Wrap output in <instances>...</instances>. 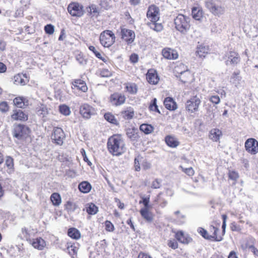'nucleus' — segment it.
I'll use <instances>...</instances> for the list:
<instances>
[{"instance_id":"nucleus-64","label":"nucleus","mask_w":258,"mask_h":258,"mask_svg":"<svg viewBox=\"0 0 258 258\" xmlns=\"http://www.w3.org/2000/svg\"><path fill=\"white\" fill-rule=\"evenodd\" d=\"M222 217V220H223L222 228L223 232H224L225 229H226V219H227V217L226 215H223Z\"/></svg>"},{"instance_id":"nucleus-53","label":"nucleus","mask_w":258,"mask_h":258,"mask_svg":"<svg viewBox=\"0 0 258 258\" xmlns=\"http://www.w3.org/2000/svg\"><path fill=\"white\" fill-rule=\"evenodd\" d=\"M105 230L109 232H112L114 230L113 224L109 221L106 220L105 222Z\"/></svg>"},{"instance_id":"nucleus-6","label":"nucleus","mask_w":258,"mask_h":258,"mask_svg":"<svg viewBox=\"0 0 258 258\" xmlns=\"http://www.w3.org/2000/svg\"><path fill=\"white\" fill-rule=\"evenodd\" d=\"M206 7L210 12L216 16H220L223 15L225 11L224 6L218 5L213 0H207L205 2Z\"/></svg>"},{"instance_id":"nucleus-2","label":"nucleus","mask_w":258,"mask_h":258,"mask_svg":"<svg viewBox=\"0 0 258 258\" xmlns=\"http://www.w3.org/2000/svg\"><path fill=\"white\" fill-rule=\"evenodd\" d=\"M107 148L109 152L113 156H119L125 151L124 143L118 135H113L108 139Z\"/></svg>"},{"instance_id":"nucleus-63","label":"nucleus","mask_w":258,"mask_h":258,"mask_svg":"<svg viewBox=\"0 0 258 258\" xmlns=\"http://www.w3.org/2000/svg\"><path fill=\"white\" fill-rule=\"evenodd\" d=\"M130 60L133 63H136L138 62L139 59L138 55L135 53L131 54L130 56Z\"/></svg>"},{"instance_id":"nucleus-22","label":"nucleus","mask_w":258,"mask_h":258,"mask_svg":"<svg viewBox=\"0 0 258 258\" xmlns=\"http://www.w3.org/2000/svg\"><path fill=\"white\" fill-rule=\"evenodd\" d=\"M162 53L164 57L168 59H175L178 56L176 50L169 48H164Z\"/></svg>"},{"instance_id":"nucleus-39","label":"nucleus","mask_w":258,"mask_h":258,"mask_svg":"<svg viewBox=\"0 0 258 258\" xmlns=\"http://www.w3.org/2000/svg\"><path fill=\"white\" fill-rule=\"evenodd\" d=\"M104 118L109 122L114 125H118V122L115 116L111 113H105L104 115Z\"/></svg>"},{"instance_id":"nucleus-20","label":"nucleus","mask_w":258,"mask_h":258,"mask_svg":"<svg viewBox=\"0 0 258 258\" xmlns=\"http://www.w3.org/2000/svg\"><path fill=\"white\" fill-rule=\"evenodd\" d=\"M29 241L34 248L39 250H42L46 246L45 240L41 237H37L32 240L29 239Z\"/></svg>"},{"instance_id":"nucleus-12","label":"nucleus","mask_w":258,"mask_h":258,"mask_svg":"<svg viewBox=\"0 0 258 258\" xmlns=\"http://www.w3.org/2000/svg\"><path fill=\"white\" fill-rule=\"evenodd\" d=\"M226 56L227 59L225 61V64L227 66H235L240 61L241 59L239 54L234 51H230L227 53Z\"/></svg>"},{"instance_id":"nucleus-57","label":"nucleus","mask_w":258,"mask_h":258,"mask_svg":"<svg viewBox=\"0 0 258 258\" xmlns=\"http://www.w3.org/2000/svg\"><path fill=\"white\" fill-rule=\"evenodd\" d=\"M167 245L169 247L175 249L178 247V243L175 239L168 241Z\"/></svg>"},{"instance_id":"nucleus-55","label":"nucleus","mask_w":258,"mask_h":258,"mask_svg":"<svg viewBox=\"0 0 258 258\" xmlns=\"http://www.w3.org/2000/svg\"><path fill=\"white\" fill-rule=\"evenodd\" d=\"M88 14H91L92 13L96 14L98 13L97 9L96 6L92 5L86 8Z\"/></svg>"},{"instance_id":"nucleus-40","label":"nucleus","mask_w":258,"mask_h":258,"mask_svg":"<svg viewBox=\"0 0 258 258\" xmlns=\"http://www.w3.org/2000/svg\"><path fill=\"white\" fill-rule=\"evenodd\" d=\"M153 127L151 124H142L140 125V130L145 134H149L153 131Z\"/></svg>"},{"instance_id":"nucleus-31","label":"nucleus","mask_w":258,"mask_h":258,"mask_svg":"<svg viewBox=\"0 0 258 258\" xmlns=\"http://www.w3.org/2000/svg\"><path fill=\"white\" fill-rule=\"evenodd\" d=\"M165 141L166 144L171 148H175L179 144L177 139L170 135H168L165 138Z\"/></svg>"},{"instance_id":"nucleus-23","label":"nucleus","mask_w":258,"mask_h":258,"mask_svg":"<svg viewBox=\"0 0 258 258\" xmlns=\"http://www.w3.org/2000/svg\"><path fill=\"white\" fill-rule=\"evenodd\" d=\"M35 110L36 114L41 117H44L48 114V109L46 105L43 103H39Z\"/></svg>"},{"instance_id":"nucleus-37","label":"nucleus","mask_w":258,"mask_h":258,"mask_svg":"<svg viewBox=\"0 0 258 258\" xmlns=\"http://www.w3.org/2000/svg\"><path fill=\"white\" fill-rule=\"evenodd\" d=\"M179 73V78L180 81L183 83H186L188 81L187 78L190 76L189 71L186 69L185 70L181 71Z\"/></svg>"},{"instance_id":"nucleus-59","label":"nucleus","mask_w":258,"mask_h":258,"mask_svg":"<svg viewBox=\"0 0 258 258\" xmlns=\"http://www.w3.org/2000/svg\"><path fill=\"white\" fill-rule=\"evenodd\" d=\"M248 248L253 253L255 257H258V249L253 245H248Z\"/></svg>"},{"instance_id":"nucleus-54","label":"nucleus","mask_w":258,"mask_h":258,"mask_svg":"<svg viewBox=\"0 0 258 258\" xmlns=\"http://www.w3.org/2000/svg\"><path fill=\"white\" fill-rule=\"evenodd\" d=\"M228 177L230 179L236 181L239 178V174L235 171L230 170L228 173Z\"/></svg>"},{"instance_id":"nucleus-4","label":"nucleus","mask_w":258,"mask_h":258,"mask_svg":"<svg viewBox=\"0 0 258 258\" xmlns=\"http://www.w3.org/2000/svg\"><path fill=\"white\" fill-rule=\"evenodd\" d=\"M190 18L182 14H178L174 19L176 29L182 34H185L190 28Z\"/></svg>"},{"instance_id":"nucleus-10","label":"nucleus","mask_w":258,"mask_h":258,"mask_svg":"<svg viewBox=\"0 0 258 258\" xmlns=\"http://www.w3.org/2000/svg\"><path fill=\"white\" fill-rule=\"evenodd\" d=\"M201 102V100L197 96L191 97L186 102L185 108L186 110L190 113L197 111Z\"/></svg>"},{"instance_id":"nucleus-3","label":"nucleus","mask_w":258,"mask_h":258,"mask_svg":"<svg viewBox=\"0 0 258 258\" xmlns=\"http://www.w3.org/2000/svg\"><path fill=\"white\" fill-rule=\"evenodd\" d=\"M31 133L30 128L22 123H15L13 125L12 134L13 138L19 140H25L28 138Z\"/></svg>"},{"instance_id":"nucleus-48","label":"nucleus","mask_w":258,"mask_h":258,"mask_svg":"<svg viewBox=\"0 0 258 258\" xmlns=\"http://www.w3.org/2000/svg\"><path fill=\"white\" fill-rule=\"evenodd\" d=\"M99 76L101 77L108 78L112 76V73L107 69H103L99 71Z\"/></svg>"},{"instance_id":"nucleus-17","label":"nucleus","mask_w":258,"mask_h":258,"mask_svg":"<svg viewBox=\"0 0 258 258\" xmlns=\"http://www.w3.org/2000/svg\"><path fill=\"white\" fill-rule=\"evenodd\" d=\"M13 103L18 108L25 109L29 106L30 101L26 97L17 96L14 99Z\"/></svg>"},{"instance_id":"nucleus-26","label":"nucleus","mask_w":258,"mask_h":258,"mask_svg":"<svg viewBox=\"0 0 258 258\" xmlns=\"http://www.w3.org/2000/svg\"><path fill=\"white\" fill-rule=\"evenodd\" d=\"M126 135L132 141H136L139 138L138 130L135 127L126 128Z\"/></svg>"},{"instance_id":"nucleus-41","label":"nucleus","mask_w":258,"mask_h":258,"mask_svg":"<svg viewBox=\"0 0 258 258\" xmlns=\"http://www.w3.org/2000/svg\"><path fill=\"white\" fill-rule=\"evenodd\" d=\"M5 165L9 170V172L13 171L14 169V163L13 158L10 156H7L5 161Z\"/></svg>"},{"instance_id":"nucleus-44","label":"nucleus","mask_w":258,"mask_h":258,"mask_svg":"<svg viewBox=\"0 0 258 258\" xmlns=\"http://www.w3.org/2000/svg\"><path fill=\"white\" fill-rule=\"evenodd\" d=\"M149 108L150 111H155L159 113V114H161V112L159 109H158V107L157 105V99L155 98H154L151 100Z\"/></svg>"},{"instance_id":"nucleus-43","label":"nucleus","mask_w":258,"mask_h":258,"mask_svg":"<svg viewBox=\"0 0 258 258\" xmlns=\"http://www.w3.org/2000/svg\"><path fill=\"white\" fill-rule=\"evenodd\" d=\"M126 91L132 94H135L137 93L138 88L135 83H128L125 87Z\"/></svg>"},{"instance_id":"nucleus-36","label":"nucleus","mask_w":258,"mask_h":258,"mask_svg":"<svg viewBox=\"0 0 258 258\" xmlns=\"http://www.w3.org/2000/svg\"><path fill=\"white\" fill-rule=\"evenodd\" d=\"M208 48L205 46H200L197 47V50L196 52L197 56L200 58H204L206 55L208 53Z\"/></svg>"},{"instance_id":"nucleus-52","label":"nucleus","mask_w":258,"mask_h":258,"mask_svg":"<svg viewBox=\"0 0 258 258\" xmlns=\"http://www.w3.org/2000/svg\"><path fill=\"white\" fill-rule=\"evenodd\" d=\"M44 29V31L45 32V33L49 34V35L52 34L54 31V27L51 24L46 25V26H45Z\"/></svg>"},{"instance_id":"nucleus-61","label":"nucleus","mask_w":258,"mask_h":258,"mask_svg":"<svg viewBox=\"0 0 258 258\" xmlns=\"http://www.w3.org/2000/svg\"><path fill=\"white\" fill-rule=\"evenodd\" d=\"M22 233L23 236L26 239V240L27 241H29V239H30L29 238L30 233H29V230L26 228H22Z\"/></svg>"},{"instance_id":"nucleus-1","label":"nucleus","mask_w":258,"mask_h":258,"mask_svg":"<svg viewBox=\"0 0 258 258\" xmlns=\"http://www.w3.org/2000/svg\"><path fill=\"white\" fill-rule=\"evenodd\" d=\"M159 9L154 5L148 7L147 12V17L150 22L147 23V25L153 30L156 32H160L163 29L161 23H157L159 20Z\"/></svg>"},{"instance_id":"nucleus-13","label":"nucleus","mask_w":258,"mask_h":258,"mask_svg":"<svg viewBox=\"0 0 258 258\" xmlns=\"http://www.w3.org/2000/svg\"><path fill=\"white\" fill-rule=\"evenodd\" d=\"M246 150L251 154L258 153V142L253 138L247 139L245 143Z\"/></svg>"},{"instance_id":"nucleus-29","label":"nucleus","mask_w":258,"mask_h":258,"mask_svg":"<svg viewBox=\"0 0 258 258\" xmlns=\"http://www.w3.org/2000/svg\"><path fill=\"white\" fill-rule=\"evenodd\" d=\"M78 189L80 192L87 194L91 191L92 185L88 181H83L79 184Z\"/></svg>"},{"instance_id":"nucleus-21","label":"nucleus","mask_w":258,"mask_h":258,"mask_svg":"<svg viewBox=\"0 0 258 258\" xmlns=\"http://www.w3.org/2000/svg\"><path fill=\"white\" fill-rule=\"evenodd\" d=\"M175 237L178 241L184 244H188L192 241V238L182 231H177L175 234Z\"/></svg>"},{"instance_id":"nucleus-16","label":"nucleus","mask_w":258,"mask_h":258,"mask_svg":"<svg viewBox=\"0 0 258 258\" xmlns=\"http://www.w3.org/2000/svg\"><path fill=\"white\" fill-rule=\"evenodd\" d=\"M125 96L119 93H115L110 97L111 103L116 106L123 104L125 102Z\"/></svg>"},{"instance_id":"nucleus-7","label":"nucleus","mask_w":258,"mask_h":258,"mask_svg":"<svg viewBox=\"0 0 258 258\" xmlns=\"http://www.w3.org/2000/svg\"><path fill=\"white\" fill-rule=\"evenodd\" d=\"M67 9L68 12L73 17H81L85 13L83 6L78 3L70 4Z\"/></svg>"},{"instance_id":"nucleus-51","label":"nucleus","mask_w":258,"mask_h":258,"mask_svg":"<svg viewBox=\"0 0 258 258\" xmlns=\"http://www.w3.org/2000/svg\"><path fill=\"white\" fill-rule=\"evenodd\" d=\"M9 110V106L6 101L0 103V111L2 112H6Z\"/></svg>"},{"instance_id":"nucleus-42","label":"nucleus","mask_w":258,"mask_h":258,"mask_svg":"<svg viewBox=\"0 0 258 258\" xmlns=\"http://www.w3.org/2000/svg\"><path fill=\"white\" fill-rule=\"evenodd\" d=\"M50 200L52 204L55 206H57L61 203V198L59 195L57 193H53L50 197Z\"/></svg>"},{"instance_id":"nucleus-47","label":"nucleus","mask_w":258,"mask_h":258,"mask_svg":"<svg viewBox=\"0 0 258 258\" xmlns=\"http://www.w3.org/2000/svg\"><path fill=\"white\" fill-rule=\"evenodd\" d=\"M98 211V207L92 203L87 208V212L89 215H95L97 213Z\"/></svg>"},{"instance_id":"nucleus-30","label":"nucleus","mask_w":258,"mask_h":258,"mask_svg":"<svg viewBox=\"0 0 258 258\" xmlns=\"http://www.w3.org/2000/svg\"><path fill=\"white\" fill-rule=\"evenodd\" d=\"M78 209V206L77 205L76 203L73 201H68L66 203V210L70 215L75 213V212Z\"/></svg>"},{"instance_id":"nucleus-28","label":"nucleus","mask_w":258,"mask_h":258,"mask_svg":"<svg viewBox=\"0 0 258 258\" xmlns=\"http://www.w3.org/2000/svg\"><path fill=\"white\" fill-rule=\"evenodd\" d=\"M72 84L75 88H77L83 92H86L88 90L85 82L81 79L75 80Z\"/></svg>"},{"instance_id":"nucleus-46","label":"nucleus","mask_w":258,"mask_h":258,"mask_svg":"<svg viewBox=\"0 0 258 258\" xmlns=\"http://www.w3.org/2000/svg\"><path fill=\"white\" fill-rule=\"evenodd\" d=\"M142 201L139 202V204H143L144 205V208L142 209H151L152 208L151 205H149L150 202V196L146 197H142Z\"/></svg>"},{"instance_id":"nucleus-35","label":"nucleus","mask_w":258,"mask_h":258,"mask_svg":"<svg viewBox=\"0 0 258 258\" xmlns=\"http://www.w3.org/2000/svg\"><path fill=\"white\" fill-rule=\"evenodd\" d=\"M239 74L240 71L239 70L234 72L230 77V82L234 84L235 86H237L239 84V81L241 79V77L239 76Z\"/></svg>"},{"instance_id":"nucleus-8","label":"nucleus","mask_w":258,"mask_h":258,"mask_svg":"<svg viewBox=\"0 0 258 258\" xmlns=\"http://www.w3.org/2000/svg\"><path fill=\"white\" fill-rule=\"evenodd\" d=\"M80 113L85 119H88L97 114V110L87 103L82 104L80 107Z\"/></svg>"},{"instance_id":"nucleus-58","label":"nucleus","mask_w":258,"mask_h":258,"mask_svg":"<svg viewBox=\"0 0 258 258\" xmlns=\"http://www.w3.org/2000/svg\"><path fill=\"white\" fill-rule=\"evenodd\" d=\"M210 101L215 104H218L220 102V99L218 95L212 96L210 99Z\"/></svg>"},{"instance_id":"nucleus-60","label":"nucleus","mask_w":258,"mask_h":258,"mask_svg":"<svg viewBox=\"0 0 258 258\" xmlns=\"http://www.w3.org/2000/svg\"><path fill=\"white\" fill-rule=\"evenodd\" d=\"M231 230L233 231H239L241 230L240 227L235 222L231 223Z\"/></svg>"},{"instance_id":"nucleus-15","label":"nucleus","mask_w":258,"mask_h":258,"mask_svg":"<svg viewBox=\"0 0 258 258\" xmlns=\"http://www.w3.org/2000/svg\"><path fill=\"white\" fill-rule=\"evenodd\" d=\"M121 38L123 39L128 45L132 44L135 38V32L130 29L122 28L121 30Z\"/></svg>"},{"instance_id":"nucleus-32","label":"nucleus","mask_w":258,"mask_h":258,"mask_svg":"<svg viewBox=\"0 0 258 258\" xmlns=\"http://www.w3.org/2000/svg\"><path fill=\"white\" fill-rule=\"evenodd\" d=\"M150 209H141L140 211L141 216L148 222H151L153 220V216L149 212Z\"/></svg>"},{"instance_id":"nucleus-27","label":"nucleus","mask_w":258,"mask_h":258,"mask_svg":"<svg viewBox=\"0 0 258 258\" xmlns=\"http://www.w3.org/2000/svg\"><path fill=\"white\" fill-rule=\"evenodd\" d=\"M164 105L166 109L169 110H175L177 108V105L174 100L172 97H166L164 101Z\"/></svg>"},{"instance_id":"nucleus-49","label":"nucleus","mask_w":258,"mask_h":258,"mask_svg":"<svg viewBox=\"0 0 258 258\" xmlns=\"http://www.w3.org/2000/svg\"><path fill=\"white\" fill-rule=\"evenodd\" d=\"M89 49L90 50L92 51L95 54V56L97 58L100 59L104 62H106V59L104 57H102L101 53L96 50V49L94 46H90L89 47Z\"/></svg>"},{"instance_id":"nucleus-56","label":"nucleus","mask_w":258,"mask_h":258,"mask_svg":"<svg viewBox=\"0 0 258 258\" xmlns=\"http://www.w3.org/2000/svg\"><path fill=\"white\" fill-rule=\"evenodd\" d=\"M161 185V180L159 179H155L152 183L151 187L154 189L159 188Z\"/></svg>"},{"instance_id":"nucleus-62","label":"nucleus","mask_w":258,"mask_h":258,"mask_svg":"<svg viewBox=\"0 0 258 258\" xmlns=\"http://www.w3.org/2000/svg\"><path fill=\"white\" fill-rule=\"evenodd\" d=\"M182 169H183V171L185 173H186L187 175H188V176H192L194 174V173H195L194 170H193V169L191 167L185 168V169L182 168Z\"/></svg>"},{"instance_id":"nucleus-19","label":"nucleus","mask_w":258,"mask_h":258,"mask_svg":"<svg viewBox=\"0 0 258 258\" xmlns=\"http://www.w3.org/2000/svg\"><path fill=\"white\" fill-rule=\"evenodd\" d=\"M14 83L17 85L24 86L29 81V77L26 74L19 73L14 76Z\"/></svg>"},{"instance_id":"nucleus-14","label":"nucleus","mask_w":258,"mask_h":258,"mask_svg":"<svg viewBox=\"0 0 258 258\" xmlns=\"http://www.w3.org/2000/svg\"><path fill=\"white\" fill-rule=\"evenodd\" d=\"M51 139L58 145H62L64 138V133L62 128L55 127L51 136Z\"/></svg>"},{"instance_id":"nucleus-25","label":"nucleus","mask_w":258,"mask_h":258,"mask_svg":"<svg viewBox=\"0 0 258 258\" xmlns=\"http://www.w3.org/2000/svg\"><path fill=\"white\" fill-rule=\"evenodd\" d=\"M147 80L151 84H157L159 80L158 76L155 71H149L147 74Z\"/></svg>"},{"instance_id":"nucleus-50","label":"nucleus","mask_w":258,"mask_h":258,"mask_svg":"<svg viewBox=\"0 0 258 258\" xmlns=\"http://www.w3.org/2000/svg\"><path fill=\"white\" fill-rule=\"evenodd\" d=\"M142 157L140 155L136 157L134 160V167L135 170L139 171L141 170L140 162L142 159Z\"/></svg>"},{"instance_id":"nucleus-11","label":"nucleus","mask_w":258,"mask_h":258,"mask_svg":"<svg viewBox=\"0 0 258 258\" xmlns=\"http://www.w3.org/2000/svg\"><path fill=\"white\" fill-rule=\"evenodd\" d=\"M11 118L13 121L26 122L29 118L28 114L21 109H14L11 114Z\"/></svg>"},{"instance_id":"nucleus-38","label":"nucleus","mask_w":258,"mask_h":258,"mask_svg":"<svg viewBox=\"0 0 258 258\" xmlns=\"http://www.w3.org/2000/svg\"><path fill=\"white\" fill-rule=\"evenodd\" d=\"M121 115L125 119L130 120L133 118L134 115V111L133 108H130L127 110L122 111Z\"/></svg>"},{"instance_id":"nucleus-33","label":"nucleus","mask_w":258,"mask_h":258,"mask_svg":"<svg viewBox=\"0 0 258 258\" xmlns=\"http://www.w3.org/2000/svg\"><path fill=\"white\" fill-rule=\"evenodd\" d=\"M68 235L74 239H79L81 237V233L80 231L76 228H70L68 230Z\"/></svg>"},{"instance_id":"nucleus-45","label":"nucleus","mask_w":258,"mask_h":258,"mask_svg":"<svg viewBox=\"0 0 258 258\" xmlns=\"http://www.w3.org/2000/svg\"><path fill=\"white\" fill-rule=\"evenodd\" d=\"M192 15L193 18L196 20H200L202 17V12L197 8L194 7L192 9Z\"/></svg>"},{"instance_id":"nucleus-5","label":"nucleus","mask_w":258,"mask_h":258,"mask_svg":"<svg viewBox=\"0 0 258 258\" xmlns=\"http://www.w3.org/2000/svg\"><path fill=\"white\" fill-rule=\"evenodd\" d=\"M100 43L105 47H109L115 42V36L111 30H104L100 35Z\"/></svg>"},{"instance_id":"nucleus-34","label":"nucleus","mask_w":258,"mask_h":258,"mask_svg":"<svg viewBox=\"0 0 258 258\" xmlns=\"http://www.w3.org/2000/svg\"><path fill=\"white\" fill-rule=\"evenodd\" d=\"M75 58L79 63L82 66H85L87 63V59L80 51H77L75 52Z\"/></svg>"},{"instance_id":"nucleus-9","label":"nucleus","mask_w":258,"mask_h":258,"mask_svg":"<svg viewBox=\"0 0 258 258\" xmlns=\"http://www.w3.org/2000/svg\"><path fill=\"white\" fill-rule=\"evenodd\" d=\"M210 230L213 232L212 235H209L207 230L203 228H200L198 230L199 232L205 239L212 241H220L222 240L221 238H218L217 236V233L219 229L213 225L210 227Z\"/></svg>"},{"instance_id":"nucleus-18","label":"nucleus","mask_w":258,"mask_h":258,"mask_svg":"<svg viewBox=\"0 0 258 258\" xmlns=\"http://www.w3.org/2000/svg\"><path fill=\"white\" fill-rule=\"evenodd\" d=\"M66 166H68L70 169L66 171V175L71 178H75L77 176L76 171V164L73 162L72 160L68 159L66 157Z\"/></svg>"},{"instance_id":"nucleus-24","label":"nucleus","mask_w":258,"mask_h":258,"mask_svg":"<svg viewBox=\"0 0 258 258\" xmlns=\"http://www.w3.org/2000/svg\"><path fill=\"white\" fill-rule=\"evenodd\" d=\"M222 136V133L218 128H212L209 133V137L213 142H217L219 141L220 138Z\"/></svg>"}]
</instances>
